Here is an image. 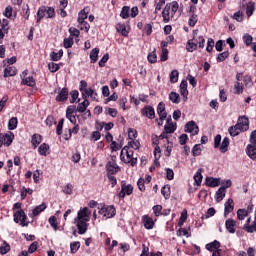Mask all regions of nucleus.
I'll use <instances>...</instances> for the list:
<instances>
[{
  "instance_id": "864d4df0",
  "label": "nucleus",
  "mask_w": 256,
  "mask_h": 256,
  "mask_svg": "<svg viewBox=\"0 0 256 256\" xmlns=\"http://www.w3.org/2000/svg\"><path fill=\"white\" fill-rule=\"evenodd\" d=\"M165 148L166 157H171V151H173V142H170L169 139H167V144H165Z\"/></svg>"
},
{
  "instance_id": "2f4dec72",
  "label": "nucleus",
  "mask_w": 256,
  "mask_h": 256,
  "mask_svg": "<svg viewBox=\"0 0 256 256\" xmlns=\"http://www.w3.org/2000/svg\"><path fill=\"white\" fill-rule=\"evenodd\" d=\"M221 247V242L214 240L213 242H210L206 244L207 251H213V249L219 250Z\"/></svg>"
},
{
  "instance_id": "0eeeda50",
  "label": "nucleus",
  "mask_w": 256,
  "mask_h": 256,
  "mask_svg": "<svg viewBox=\"0 0 256 256\" xmlns=\"http://www.w3.org/2000/svg\"><path fill=\"white\" fill-rule=\"evenodd\" d=\"M184 131L185 133H192V135H199V126L192 120L186 123Z\"/></svg>"
},
{
  "instance_id": "774afa93",
  "label": "nucleus",
  "mask_w": 256,
  "mask_h": 256,
  "mask_svg": "<svg viewBox=\"0 0 256 256\" xmlns=\"http://www.w3.org/2000/svg\"><path fill=\"white\" fill-rule=\"evenodd\" d=\"M250 145H255L256 146V130L252 131L250 134Z\"/></svg>"
},
{
  "instance_id": "412c9836",
  "label": "nucleus",
  "mask_w": 256,
  "mask_h": 256,
  "mask_svg": "<svg viewBox=\"0 0 256 256\" xmlns=\"http://www.w3.org/2000/svg\"><path fill=\"white\" fill-rule=\"evenodd\" d=\"M21 85H26L27 87H35V85H37V82L35 81V78L33 76H29L22 79Z\"/></svg>"
},
{
  "instance_id": "052dcab7",
  "label": "nucleus",
  "mask_w": 256,
  "mask_h": 256,
  "mask_svg": "<svg viewBox=\"0 0 256 256\" xmlns=\"http://www.w3.org/2000/svg\"><path fill=\"white\" fill-rule=\"evenodd\" d=\"M86 97H90L93 101H97V92L93 88L86 90Z\"/></svg>"
},
{
  "instance_id": "f3484780",
  "label": "nucleus",
  "mask_w": 256,
  "mask_h": 256,
  "mask_svg": "<svg viewBox=\"0 0 256 256\" xmlns=\"http://www.w3.org/2000/svg\"><path fill=\"white\" fill-rule=\"evenodd\" d=\"M43 142V136L41 134H33L31 139V144L33 149H37L39 145Z\"/></svg>"
},
{
  "instance_id": "4be33fe9",
  "label": "nucleus",
  "mask_w": 256,
  "mask_h": 256,
  "mask_svg": "<svg viewBox=\"0 0 256 256\" xmlns=\"http://www.w3.org/2000/svg\"><path fill=\"white\" fill-rule=\"evenodd\" d=\"M17 75V68L14 66H8L4 69V77H15Z\"/></svg>"
},
{
  "instance_id": "13d9d810",
  "label": "nucleus",
  "mask_w": 256,
  "mask_h": 256,
  "mask_svg": "<svg viewBox=\"0 0 256 256\" xmlns=\"http://www.w3.org/2000/svg\"><path fill=\"white\" fill-rule=\"evenodd\" d=\"M168 6L171 9L172 15H175L177 11H179V2L178 1H173L171 4H168Z\"/></svg>"
},
{
  "instance_id": "f8f14e48",
  "label": "nucleus",
  "mask_w": 256,
  "mask_h": 256,
  "mask_svg": "<svg viewBox=\"0 0 256 256\" xmlns=\"http://www.w3.org/2000/svg\"><path fill=\"white\" fill-rule=\"evenodd\" d=\"M82 97H83L84 101L79 103L76 108V111L78 113H85L87 111V107H89V105H90L89 100H87V95H85V93H82Z\"/></svg>"
},
{
  "instance_id": "393cba45",
  "label": "nucleus",
  "mask_w": 256,
  "mask_h": 256,
  "mask_svg": "<svg viewBox=\"0 0 256 256\" xmlns=\"http://www.w3.org/2000/svg\"><path fill=\"white\" fill-rule=\"evenodd\" d=\"M13 139H15V134H13V132H10V134L5 133L4 134L5 147H10V145L13 143Z\"/></svg>"
},
{
  "instance_id": "79ce46f5",
  "label": "nucleus",
  "mask_w": 256,
  "mask_h": 256,
  "mask_svg": "<svg viewBox=\"0 0 256 256\" xmlns=\"http://www.w3.org/2000/svg\"><path fill=\"white\" fill-rule=\"evenodd\" d=\"M80 248H81V242L77 241V242L70 243V253L75 254L79 251Z\"/></svg>"
},
{
  "instance_id": "473e14b6",
  "label": "nucleus",
  "mask_w": 256,
  "mask_h": 256,
  "mask_svg": "<svg viewBox=\"0 0 256 256\" xmlns=\"http://www.w3.org/2000/svg\"><path fill=\"white\" fill-rule=\"evenodd\" d=\"M169 11H171V6H169V4H166V6L162 12V17H163L164 23H169V21H171V18L169 17Z\"/></svg>"
},
{
  "instance_id": "de8ad7c7",
  "label": "nucleus",
  "mask_w": 256,
  "mask_h": 256,
  "mask_svg": "<svg viewBox=\"0 0 256 256\" xmlns=\"http://www.w3.org/2000/svg\"><path fill=\"white\" fill-rule=\"evenodd\" d=\"M48 69H49L50 73H57V71H59L61 69V66L57 63L50 62L48 64Z\"/></svg>"
},
{
  "instance_id": "1a4fd4ad",
  "label": "nucleus",
  "mask_w": 256,
  "mask_h": 256,
  "mask_svg": "<svg viewBox=\"0 0 256 256\" xmlns=\"http://www.w3.org/2000/svg\"><path fill=\"white\" fill-rule=\"evenodd\" d=\"M235 210V201L233 198H229L224 204V217H229V213H233Z\"/></svg>"
},
{
  "instance_id": "6ab92c4d",
  "label": "nucleus",
  "mask_w": 256,
  "mask_h": 256,
  "mask_svg": "<svg viewBox=\"0 0 256 256\" xmlns=\"http://www.w3.org/2000/svg\"><path fill=\"white\" fill-rule=\"evenodd\" d=\"M77 229L79 235H85L87 233V222H85V220H78Z\"/></svg>"
},
{
  "instance_id": "4c0bfd02",
  "label": "nucleus",
  "mask_w": 256,
  "mask_h": 256,
  "mask_svg": "<svg viewBox=\"0 0 256 256\" xmlns=\"http://www.w3.org/2000/svg\"><path fill=\"white\" fill-rule=\"evenodd\" d=\"M169 99L172 101V103H175L176 105H179L181 103V96L177 92H171L169 94Z\"/></svg>"
},
{
  "instance_id": "a878e982",
  "label": "nucleus",
  "mask_w": 256,
  "mask_h": 256,
  "mask_svg": "<svg viewBox=\"0 0 256 256\" xmlns=\"http://www.w3.org/2000/svg\"><path fill=\"white\" fill-rule=\"evenodd\" d=\"M253 13H255V2L250 1L246 5V15L247 17H252Z\"/></svg>"
},
{
  "instance_id": "58836bf2",
  "label": "nucleus",
  "mask_w": 256,
  "mask_h": 256,
  "mask_svg": "<svg viewBox=\"0 0 256 256\" xmlns=\"http://www.w3.org/2000/svg\"><path fill=\"white\" fill-rule=\"evenodd\" d=\"M89 216V208L85 207L82 210L78 211V216L77 219L78 221H83V219H85V217Z\"/></svg>"
},
{
  "instance_id": "69168bd1",
  "label": "nucleus",
  "mask_w": 256,
  "mask_h": 256,
  "mask_svg": "<svg viewBox=\"0 0 256 256\" xmlns=\"http://www.w3.org/2000/svg\"><path fill=\"white\" fill-rule=\"evenodd\" d=\"M85 19H87V12H85V9H82L79 13H78V23L85 21Z\"/></svg>"
},
{
  "instance_id": "a211bd4d",
  "label": "nucleus",
  "mask_w": 256,
  "mask_h": 256,
  "mask_svg": "<svg viewBox=\"0 0 256 256\" xmlns=\"http://www.w3.org/2000/svg\"><path fill=\"white\" fill-rule=\"evenodd\" d=\"M246 155H248L249 158L252 159V161H255L256 159V146L252 144H248L246 147Z\"/></svg>"
},
{
  "instance_id": "e433bc0d",
  "label": "nucleus",
  "mask_w": 256,
  "mask_h": 256,
  "mask_svg": "<svg viewBox=\"0 0 256 256\" xmlns=\"http://www.w3.org/2000/svg\"><path fill=\"white\" fill-rule=\"evenodd\" d=\"M245 89V86H243V83L241 82H235L234 83V94L235 95H241Z\"/></svg>"
},
{
  "instance_id": "3c124183",
  "label": "nucleus",
  "mask_w": 256,
  "mask_h": 256,
  "mask_svg": "<svg viewBox=\"0 0 256 256\" xmlns=\"http://www.w3.org/2000/svg\"><path fill=\"white\" fill-rule=\"evenodd\" d=\"M228 131H229V134L231 135V137H237V135H240V134H241L240 129L237 128L236 125L231 126V127L228 129Z\"/></svg>"
},
{
  "instance_id": "8fccbe9b",
  "label": "nucleus",
  "mask_w": 256,
  "mask_h": 256,
  "mask_svg": "<svg viewBox=\"0 0 256 256\" xmlns=\"http://www.w3.org/2000/svg\"><path fill=\"white\" fill-rule=\"evenodd\" d=\"M46 19H55V8L46 6Z\"/></svg>"
},
{
  "instance_id": "f704fd0d",
  "label": "nucleus",
  "mask_w": 256,
  "mask_h": 256,
  "mask_svg": "<svg viewBox=\"0 0 256 256\" xmlns=\"http://www.w3.org/2000/svg\"><path fill=\"white\" fill-rule=\"evenodd\" d=\"M99 59V48H94L90 52V63H97Z\"/></svg>"
},
{
  "instance_id": "9b49d317",
  "label": "nucleus",
  "mask_w": 256,
  "mask_h": 256,
  "mask_svg": "<svg viewBox=\"0 0 256 256\" xmlns=\"http://www.w3.org/2000/svg\"><path fill=\"white\" fill-rule=\"evenodd\" d=\"M106 169L108 171V175H115L120 171L119 165H117V162H115V160L109 161L106 164Z\"/></svg>"
},
{
  "instance_id": "20e7f679",
  "label": "nucleus",
  "mask_w": 256,
  "mask_h": 256,
  "mask_svg": "<svg viewBox=\"0 0 256 256\" xmlns=\"http://www.w3.org/2000/svg\"><path fill=\"white\" fill-rule=\"evenodd\" d=\"M126 195H133V185L121 182V191L118 193L119 199H125Z\"/></svg>"
},
{
  "instance_id": "37998d69",
  "label": "nucleus",
  "mask_w": 256,
  "mask_h": 256,
  "mask_svg": "<svg viewBox=\"0 0 256 256\" xmlns=\"http://www.w3.org/2000/svg\"><path fill=\"white\" fill-rule=\"evenodd\" d=\"M164 131L168 134L175 133V131H177V123H175V124H166L164 126Z\"/></svg>"
},
{
  "instance_id": "7ed1b4c3",
  "label": "nucleus",
  "mask_w": 256,
  "mask_h": 256,
  "mask_svg": "<svg viewBox=\"0 0 256 256\" xmlns=\"http://www.w3.org/2000/svg\"><path fill=\"white\" fill-rule=\"evenodd\" d=\"M14 221L16 223H19L20 221L22 227H27L29 225V222H27V214H25L23 209L14 212Z\"/></svg>"
},
{
  "instance_id": "e2e57ef3",
  "label": "nucleus",
  "mask_w": 256,
  "mask_h": 256,
  "mask_svg": "<svg viewBox=\"0 0 256 256\" xmlns=\"http://www.w3.org/2000/svg\"><path fill=\"white\" fill-rule=\"evenodd\" d=\"M231 17L232 19H235V21H237L238 23H243V13L241 12V10L235 12L234 15Z\"/></svg>"
},
{
  "instance_id": "603ef678",
  "label": "nucleus",
  "mask_w": 256,
  "mask_h": 256,
  "mask_svg": "<svg viewBox=\"0 0 256 256\" xmlns=\"http://www.w3.org/2000/svg\"><path fill=\"white\" fill-rule=\"evenodd\" d=\"M198 21H199V18H197V15L195 13H193L188 20L189 27H195Z\"/></svg>"
},
{
  "instance_id": "cd10ccee",
  "label": "nucleus",
  "mask_w": 256,
  "mask_h": 256,
  "mask_svg": "<svg viewBox=\"0 0 256 256\" xmlns=\"http://www.w3.org/2000/svg\"><path fill=\"white\" fill-rule=\"evenodd\" d=\"M50 147L49 144L47 143H42L39 147H38V153L39 155H41L42 157H47V151H49Z\"/></svg>"
},
{
  "instance_id": "c85d7f7f",
  "label": "nucleus",
  "mask_w": 256,
  "mask_h": 256,
  "mask_svg": "<svg viewBox=\"0 0 256 256\" xmlns=\"http://www.w3.org/2000/svg\"><path fill=\"white\" fill-rule=\"evenodd\" d=\"M218 149H220L221 153H227V151H229V137H225L223 139V141L220 144V147H218Z\"/></svg>"
},
{
  "instance_id": "9d476101",
  "label": "nucleus",
  "mask_w": 256,
  "mask_h": 256,
  "mask_svg": "<svg viewBox=\"0 0 256 256\" xmlns=\"http://www.w3.org/2000/svg\"><path fill=\"white\" fill-rule=\"evenodd\" d=\"M69 99V88L64 87L60 90L58 95L56 96L57 103H65Z\"/></svg>"
},
{
  "instance_id": "c03bdc74",
  "label": "nucleus",
  "mask_w": 256,
  "mask_h": 256,
  "mask_svg": "<svg viewBox=\"0 0 256 256\" xmlns=\"http://www.w3.org/2000/svg\"><path fill=\"white\" fill-rule=\"evenodd\" d=\"M157 114L159 115V117H161V115H165V117H167V111H165V103L164 102H160L158 104Z\"/></svg>"
},
{
  "instance_id": "a18cd8bd",
  "label": "nucleus",
  "mask_w": 256,
  "mask_h": 256,
  "mask_svg": "<svg viewBox=\"0 0 256 256\" xmlns=\"http://www.w3.org/2000/svg\"><path fill=\"white\" fill-rule=\"evenodd\" d=\"M129 11H131V8L129 6H123L121 13H120V17L122 19H129V17H130Z\"/></svg>"
},
{
  "instance_id": "f03ea898",
  "label": "nucleus",
  "mask_w": 256,
  "mask_h": 256,
  "mask_svg": "<svg viewBox=\"0 0 256 256\" xmlns=\"http://www.w3.org/2000/svg\"><path fill=\"white\" fill-rule=\"evenodd\" d=\"M99 215H103V217H106V219H113L115 215H117V210L115 209V206L109 205V206H103L99 211Z\"/></svg>"
},
{
  "instance_id": "ea45409f",
  "label": "nucleus",
  "mask_w": 256,
  "mask_h": 256,
  "mask_svg": "<svg viewBox=\"0 0 256 256\" xmlns=\"http://www.w3.org/2000/svg\"><path fill=\"white\" fill-rule=\"evenodd\" d=\"M245 217H249V214H247V211L245 209H238L237 210V220L238 221H244Z\"/></svg>"
},
{
  "instance_id": "c9c22d12",
  "label": "nucleus",
  "mask_w": 256,
  "mask_h": 256,
  "mask_svg": "<svg viewBox=\"0 0 256 256\" xmlns=\"http://www.w3.org/2000/svg\"><path fill=\"white\" fill-rule=\"evenodd\" d=\"M161 194L164 199H169L171 197V186L169 184L164 185L161 189Z\"/></svg>"
},
{
  "instance_id": "49530a36",
  "label": "nucleus",
  "mask_w": 256,
  "mask_h": 256,
  "mask_svg": "<svg viewBox=\"0 0 256 256\" xmlns=\"http://www.w3.org/2000/svg\"><path fill=\"white\" fill-rule=\"evenodd\" d=\"M147 59L149 63H157V50L155 48L148 54Z\"/></svg>"
},
{
  "instance_id": "2eb2a0df",
  "label": "nucleus",
  "mask_w": 256,
  "mask_h": 256,
  "mask_svg": "<svg viewBox=\"0 0 256 256\" xmlns=\"http://www.w3.org/2000/svg\"><path fill=\"white\" fill-rule=\"evenodd\" d=\"M220 183H221V178H213L209 176L205 178V185L207 187H219Z\"/></svg>"
},
{
  "instance_id": "0e129e2a",
  "label": "nucleus",
  "mask_w": 256,
  "mask_h": 256,
  "mask_svg": "<svg viewBox=\"0 0 256 256\" xmlns=\"http://www.w3.org/2000/svg\"><path fill=\"white\" fill-rule=\"evenodd\" d=\"M64 47L65 49H71L73 47V37L65 38L64 39Z\"/></svg>"
},
{
  "instance_id": "f257e3e1",
  "label": "nucleus",
  "mask_w": 256,
  "mask_h": 256,
  "mask_svg": "<svg viewBox=\"0 0 256 256\" xmlns=\"http://www.w3.org/2000/svg\"><path fill=\"white\" fill-rule=\"evenodd\" d=\"M133 155V150H130L129 146H124L120 153V159L121 161L130 164L131 167H135V165H137V157H134Z\"/></svg>"
},
{
  "instance_id": "6e6d98bb",
  "label": "nucleus",
  "mask_w": 256,
  "mask_h": 256,
  "mask_svg": "<svg viewBox=\"0 0 256 256\" xmlns=\"http://www.w3.org/2000/svg\"><path fill=\"white\" fill-rule=\"evenodd\" d=\"M243 83L245 87H253V79L251 78V75L243 76Z\"/></svg>"
},
{
  "instance_id": "338daca9",
  "label": "nucleus",
  "mask_w": 256,
  "mask_h": 256,
  "mask_svg": "<svg viewBox=\"0 0 256 256\" xmlns=\"http://www.w3.org/2000/svg\"><path fill=\"white\" fill-rule=\"evenodd\" d=\"M246 233H256V220L253 221L251 226H246Z\"/></svg>"
},
{
  "instance_id": "6e6552de",
  "label": "nucleus",
  "mask_w": 256,
  "mask_h": 256,
  "mask_svg": "<svg viewBox=\"0 0 256 256\" xmlns=\"http://www.w3.org/2000/svg\"><path fill=\"white\" fill-rule=\"evenodd\" d=\"M141 115L147 119H155V108L151 105H146L141 109Z\"/></svg>"
},
{
  "instance_id": "bf43d9fd",
  "label": "nucleus",
  "mask_w": 256,
  "mask_h": 256,
  "mask_svg": "<svg viewBox=\"0 0 256 256\" xmlns=\"http://www.w3.org/2000/svg\"><path fill=\"white\" fill-rule=\"evenodd\" d=\"M193 157H199L201 155V144H196L192 148Z\"/></svg>"
},
{
  "instance_id": "dca6fc26",
  "label": "nucleus",
  "mask_w": 256,
  "mask_h": 256,
  "mask_svg": "<svg viewBox=\"0 0 256 256\" xmlns=\"http://www.w3.org/2000/svg\"><path fill=\"white\" fill-rule=\"evenodd\" d=\"M187 80H182L180 83V95L183 97V101H187L189 90L187 89Z\"/></svg>"
},
{
  "instance_id": "680f3d73",
  "label": "nucleus",
  "mask_w": 256,
  "mask_h": 256,
  "mask_svg": "<svg viewBox=\"0 0 256 256\" xmlns=\"http://www.w3.org/2000/svg\"><path fill=\"white\" fill-rule=\"evenodd\" d=\"M152 210H153L155 217H161V213L163 211V206L155 205V206H153Z\"/></svg>"
},
{
  "instance_id": "72a5a7b5",
  "label": "nucleus",
  "mask_w": 256,
  "mask_h": 256,
  "mask_svg": "<svg viewBox=\"0 0 256 256\" xmlns=\"http://www.w3.org/2000/svg\"><path fill=\"white\" fill-rule=\"evenodd\" d=\"M215 199L217 203H220L222 199H225V187H220L215 193Z\"/></svg>"
},
{
  "instance_id": "a19ab883",
  "label": "nucleus",
  "mask_w": 256,
  "mask_h": 256,
  "mask_svg": "<svg viewBox=\"0 0 256 256\" xmlns=\"http://www.w3.org/2000/svg\"><path fill=\"white\" fill-rule=\"evenodd\" d=\"M11 251V246L6 241L3 242V245L0 246V255H7Z\"/></svg>"
},
{
  "instance_id": "5fc2aeb1",
  "label": "nucleus",
  "mask_w": 256,
  "mask_h": 256,
  "mask_svg": "<svg viewBox=\"0 0 256 256\" xmlns=\"http://www.w3.org/2000/svg\"><path fill=\"white\" fill-rule=\"evenodd\" d=\"M227 57H229V51L222 52V53L218 54L216 61H217V63H223V61H225V59H227Z\"/></svg>"
},
{
  "instance_id": "ddd939ff",
  "label": "nucleus",
  "mask_w": 256,
  "mask_h": 256,
  "mask_svg": "<svg viewBox=\"0 0 256 256\" xmlns=\"http://www.w3.org/2000/svg\"><path fill=\"white\" fill-rule=\"evenodd\" d=\"M142 223L145 229L148 230H151L155 227V221H153V218L149 217L148 215L142 216Z\"/></svg>"
},
{
  "instance_id": "7c9ffc66",
  "label": "nucleus",
  "mask_w": 256,
  "mask_h": 256,
  "mask_svg": "<svg viewBox=\"0 0 256 256\" xmlns=\"http://www.w3.org/2000/svg\"><path fill=\"white\" fill-rule=\"evenodd\" d=\"M47 209V204L42 203L41 205L36 206L33 210H32V215L34 217H37V215H39L40 213H43L44 210Z\"/></svg>"
},
{
  "instance_id": "c756f323",
  "label": "nucleus",
  "mask_w": 256,
  "mask_h": 256,
  "mask_svg": "<svg viewBox=\"0 0 256 256\" xmlns=\"http://www.w3.org/2000/svg\"><path fill=\"white\" fill-rule=\"evenodd\" d=\"M17 125H19V120L17 119V117L10 118L8 121V130L15 131Z\"/></svg>"
},
{
  "instance_id": "4468645a",
  "label": "nucleus",
  "mask_w": 256,
  "mask_h": 256,
  "mask_svg": "<svg viewBox=\"0 0 256 256\" xmlns=\"http://www.w3.org/2000/svg\"><path fill=\"white\" fill-rule=\"evenodd\" d=\"M225 227L226 230L228 231V233H235V231H237V229L235 227H237V222L231 218L227 219L225 222Z\"/></svg>"
},
{
  "instance_id": "423d86ee",
  "label": "nucleus",
  "mask_w": 256,
  "mask_h": 256,
  "mask_svg": "<svg viewBox=\"0 0 256 256\" xmlns=\"http://www.w3.org/2000/svg\"><path fill=\"white\" fill-rule=\"evenodd\" d=\"M9 33V20L0 19V43H3V39H5V35Z\"/></svg>"
},
{
  "instance_id": "5701e85b",
  "label": "nucleus",
  "mask_w": 256,
  "mask_h": 256,
  "mask_svg": "<svg viewBox=\"0 0 256 256\" xmlns=\"http://www.w3.org/2000/svg\"><path fill=\"white\" fill-rule=\"evenodd\" d=\"M186 51L188 53H193V51H197V42L195 39H190L186 43Z\"/></svg>"
},
{
  "instance_id": "aec40b11",
  "label": "nucleus",
  "mask_w": 256,
  "mask_h": 256,
  "mask_svg": "<svg viewBox=\"0 0 256 256\" xmlns=\"http://www.w3.org/2000/svg\"><path fill=\"white\" fill-rule=\"evenodd\" d=\"M46 13H47V6L39 7L37 11L36 23H41V20L44 19V17H46Z\"/></svg>"
},
{
  "instance_id": "bb28decb",
  "label": "nucleus",
  "mask_w": 256,
  "mask_h": 256,
  "mask_svg": "<svg viewBox=\"0 0 256 256\" xmlns=\"http://www.w3.org/2000/svg\"><path fill=\"white\" fill-rule=\"evenodd\" d=\"M201 173H203L202 168L198 169L194 175V181H195L196 185H198V187L201 186V183H203V174H201Z\"/></svg>"
},
{
  "instance_id": "39448f33",
  "label": "nucleus",
  "mask_w": 256,
  "mask_h": 256,
  "mask_svg": "<svg viewBox=\"0 0 256 256\" xmlns=\"http://www.w3.org/2000/svg\"><path fill=\"white\" fill-rule=\"evenodd\" d=\"M238 129H240V133L245 131H249V118L245 116H240L238 118V123L235 125Z\"/></svg>"
},
{
  "instance_id": "b1692460",
  "label": "nucleus",
  "mask_w": 256,
  "mask_h": 256,
  "mask_svg": "<svg viewBox=\"0 0 256 256\" xmlns=\"http://www.w3.org/2000/svg\"><path fill=\"white\" fill-rule=\"evenodd\" d=\"M116 31H118V33H121L122 37L129 36V31H127V26H125V24L118 23L116 25Z\"/></svg>"
},
{
  "instance_id": "09e8293b",
  "label": "nucleus",
  "mask_w": 256,
  "mask_h": 256,
  "mask_svg": "<svg viewBox=\"0 0 256 256\" xmlns=\"http://www.w3.org/2000/svg\"><path fill=\"white\" fill-rule=\"evenodd\" d=\"M179 81V71L172 70L170 73V83H177Z\"/></svg>"
},
{
  "instance_id": "4d7b16f0",
  "label": "nucleus",
  "mask_w": 256,
  "mask_h": 256,
  "mask_svg": "<svg viewBox=\"0 0 256 256\" xmlns=\"http://www.w3.org/2000/svg\"><path fill=\"white\" fill-rule=\"evenodd\" d=\"M128 147V149H139V147H141V143H139V141H135V140H131L128 142V145L126 146Z\"/></svg>"
}]
</instances>
